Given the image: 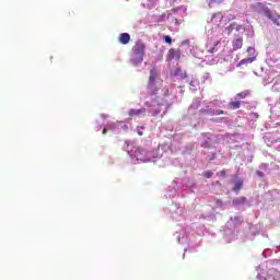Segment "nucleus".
<instances>
[{
  "mask_svg": "<svg viewBox=\"0 0 280 280\" xmlns=\"http://www.w3.org/2000/svg\"><path fill=\"white\" fill-rule=\"evenodd\" d=\"M148 95L152 103L156 106H165L167 104V97H170V89L163 88V80L156 73V70L150 71L149 81L147 84Z\"/></svg>",
  "mask_w": 280,
  "mask_h": 280,
  "instance_id": "nucleus-1",
  "label": "nucleus"
},
{
  "mask_svg": "<svg viewBox=\"0 0 280 280\" xmlns=\"http://www.w3.org/2000/svg\"><path fill=\"white\" fill-rule=\"evenodd\" d=\"M145 56V43L143 40H136L135 45L131 48L130 62L135 67L141 65L143 62V58Z\"/></svg>",
  "mask_w": 280,
  "mask_h": 280,
  "instance_id": "nucleus-2",
  "label": "nucleus"
},
{
  "mask_svg": "<svg viewBox=\"0 0 280 280\" xmlns=\"http://www.w3.org/2000/svg\"><path fill=\"white\" fill-rule=\"evenodd\" d=\"M255 7L258 8L260 12H262V14H265V16L269 19V21H272L273 25H277V27H280L279 12L270 10L268 7L264 5V3L261 2L256 3Z\"/></svg>",
  "mask_w": 280,
  "mask_h": 280,
  "instance_id": "nucleus-3",
  "label": "nucleus"
},
{
  "mask_svg": "<svg viewBox=\"0 0 280 280\" xmlns=\"http://www.w3.org/2000/svg\"><path fill=\"white\" fill-rule=\"evenodd\" d=\"M147 109L142 107L140 109L131 108L128 110L129 117H145Z\"/></svg>",
  "mask_w": 280,
  "mask_h": 280,
  "instance_id": "nucleus-4",
  "label": "nucleus"
},
{
  "mask_svg": "<svg viewBox=\"0 0 280 280\" xmlns=\"http://www.w3.org/2000/svg\"><path fill=\"white\" fill-rule=\"evenodd\" d=\"M167 60H180V49L171 48L167 54Z\"/></svg>",
  "mask_w": 280,
  "mask_h": 280,
  "instance_id": "nucleus-5",
  "label": "nucleus"
},
{
  "mask_svg": "<svg viewBox=\"0 0 280 280\" xmlns=\"http://www.w3.org/2000/svg\"><path fill=\"white\" fill-rule=\"evenodd\" d=\"M243 45H244V39L242 37H236L232 42V47H233L234 51H237V49H242Z\"/></svg>",
  "mask_w": 280,
  "mask_h": 280,
  "instance_id": "nucleus-6",
  "label": "nucleus"
},
{
  "mask_svg": "<svg viewBox=\"0 0 280 280\" xmlns=\"http://www.w3.org/2000/svg\"><path fill=\"white\" fill-rule=\"evenodd\" d=\"M279 279H280L279 271L275 269L269 270L267 277L264 278V280H279Z\"/></svg>",
  "mask_w": 280,
  "mask_h": 280,
  "instance_id": "nucleus-7",
  "label": "nucleus"
},
{
  "mask_svg": "<svg viewBox=\"0 0 280 280\" xmlns=\"http://www.w3.org/2000/svg\"><path fill=\"white\" fill-rule=\"evenodd\" d=\"M118 40L121 45H128L130 43V34L122 33L118 36Z\"/></svg>",
  "mask_w": 280,
  "mask_h": 280,
  "instance_id": "nucleus-8",
  "label": "nucleus"
},
{
  "mask_svg": "<svg viewBox=\"0 0 280 280\" xmlns=\"http://www.w3.org/2000/svg\"><path fill=\"white\" fill-rule=\"evenodd\" d=\"M143 154H145V151H144L143 149H137V150H136V159H137L138 161H142V163H145V161H148V160H145V158L143 156Z\"/></svg>",
  "mask_w": 280,
  "mask_h": 280,
  "instance_id": "nucleus-9",
  "label": "nucleus"
},
{
  "mask_svg": "<svg viewBox=\"0 0 280 280\" xmlns=\"http://www.w3.org/2000/svg\"><path fill=\"white\" fill-rule=\"evenodd\" d=\"M232 205L240 206V205H246V197H236L232 200Z\"/></svg>",
  "mask_w": 280,
  "mask_h": 280,
  "instance_id": "nucleus-10",
  "label": "nucleus"
},
{
  "mask_svg": "<svg viewBox=\"0 0 280 280\" xmlns=\"http://www.w3.org/2000/svg\"><path fill=\"white\" fill-rule=\"evenodd\" d=\"M240 106H242V103L238 100L232 101L229 103V108L231 110H237V108H240Z\"/></svg>",
  "mask_w": 280,
  "mask_h": 280,
  "instance_id": "nucleus-11",
  "label": "nucleus"
},
{
  "mask_svg": "<svg viewBox=\"0 0 280 280\" xmlns=\"http://www.w3.org/2000/svg\"><path fill=\"white\" fill-rule=\"evenodd\" d=\"M250 95V92L248 91H243L236 94L235 100H246Z\"/></svg>",
  "mask_w": 280,
  "mask_h": 280,
  "instance_id": "nucleus-12",
  "label": "nucleus"
},
{
  "mask_svg": "<svg viewBox=\"0 0 280 280\" xmlns=\"http://www.w3.org/2000/svg\"><path fill=\"white\" fill-rule=\"evenodd\" d=\"M250 62H255V57H249V58L242 59L238 62V67H242V65H250Z\"/></svg>",
  "mask_w": 280,
  "mask_h": 280,
  "instance_id": "nucleus-13",
  "label": "nucleus"
},
{
  "mask_svg": "<svg viewBox=\"0 0 280 280\" xmlns=\"http://www.w3.org/2000/svg\"><path fill=\"white\" fill-rule=\"evenodd\" d=\"M243 186H244V182L237 180V182L234 184L233 191H235L236 194H238V192H240V189H242Z\"/></svg>",
  "mask_w": 280,
  "mask_h": 280,
  "instance_id": "nucleus-14",
  "label": "nucleus"
},
{
  "mask_svg": "<svg viewBox=\"0 0 280 280\" xmlns=\"http://www.w3.org/2000/svg\"><path fill=\"white\" fill-rule=\"evenodd\" d=\"M175 75H179L182 80H185L187 78V73L183 72L179 68L175 70Z\"/></svg>",
  "mask_w": 280,
  "mask_h": 280,
  "instance_id": "nucleus-15",
  "label": "nucleus"
},
{
  "mask_svg": "<svg viewBox=\"0 0 280 280\" xmlns=\"http://www.w3.org/2000/svg\"><path fill=\"white\" fill-rule=\"evenodd\" d=\"M201 148L211 149V148H212V145H211V138H208V140H206V141L201 144Z\"/></svg>",
  "mask_w": 280,
  "mask_h": 280,
  "instance_id": "nucleus-16",
  "label": "nucleus"
},
{
  "mask_svg": "<svg viewBox=\"0 0 280 280\" xmlns=\"http://www.w3.org/2000/svg\"><path fill=\"white\" fill-rule=\"evenodd\" d=\"M203 176H205V178H212L213 173L211 171H206V172H203Z\"/></svg>",
  "mask_w": 280,
  "mask_h": 280,
  "instance_id": "nucleus-17",
  "label": "nucleus"
},
{
  "mask_svg": "<svg viewBox=\"0 0 280 280\" xmlns=\"http://www.w3.org/2000/svg\"><path fill=\"white\" fill-rule=\"evenodd\" d=\"M152 117H156L161 113V109H150Z\"/></svg>",
  "mask_w": 280,
  "mask_h": 280,
  "instance_id": "nucleus-18",
  "label": "nucleus"
},
{
  "mask_svg": "<svg viewBox=\"0 0 280 280\" xmlns=\"http://www.w3.org/2000/svg\"><path fill=\"white\" fill-rule=\"evenodd\" d=\"M218 176H220L221 178H226V171L222 170L221 172L217 173Z\"/></svg>",
  "mask_w": 280,
  "mask_h": 280,
  "instance_id": "nucleus-19",
  "label": "nucleus"
},
{
  "mask_svg": "<svg viewBox=\"0 0 280 280\" xmlns=\"http://www.w3.org/2000/svg\"><path fill=\"white\" fill-rule=\"evenodd\" d=\"M203 113H207L208 115H215V109L208 108V109L203 110Z\"/></svg>",
  "mask_w": 280,
  "mask_h": 280,
  "instance_id": "nucleus-20",
  "label": "nucleus"
},
{
  "mask_svg": "<svg viewBox=\"0 0 280 280\" xmlns=\"http://www.w3.org/2000/svg\"><path fill=\"white\" fill-rule=\"evenodd\" d=\"M164 40L168 44L172 45V37H170L168 35L164 36Z\"/></svg>",
  "mask_w": 280,
  "mask_h": 280,
  "instance_id": "nucleus-21",
  "label": "nucleus"
},
{
  "mask_svg": "<svg viewBox=\"0 0 280 280\" xmlns=\"http://www.w3.org/2000/svg\"><path fill=\"white\" fill-rule=\"evenodd\" d=\"M215 51H218V49L214 47L208 49V54H215Z\"/></svg>",
  "mask_w": 280,
  "mask_h": 280,
  "instance_id": "nucleus-22",
  "label": "nucleus"
},
{
  "mask_svg": "<svg viewBox=\"0 0 280 280\" xmlns=\"http://www.w3.org/2000/svg\"><path fill=\"white\" fill-rule=\"evenodd\" d=\"M144 106H147V108H152V103L150 101H147L144 103Z\"/></svg>",
  "mask_w": 280,
  "mask_h": 280,
  "instance_id": "nucleus-23",
  "label": "nucleus"
},
{
  "mask_svg": "<svg viewBox=\"0 0 280 280\" xmlns=\"http://www.w3.org/2000/svg\"><path fill=\"white\" fill-rule=\"evenodd\" d=\"M214 115H224V110L218 109L217 112H214Z\"/></svg>",
  "mask_w": 280,
  "mask_h": 280,
  "instance_id": "nucleus-24",
  "label": "nucleus"
},
{
  "mask_svg": "<svg viewBox=\"0 0 280 280\" xmlns=\"http://www.w3.org/2000/svg\"><path fill=\"white\" fill-rule=\"evenodd\" d=\"M256 174H257V176H259L260 178H264V172L257 171Z\"/></svg>",
  "mask_w": 280,
  "mask_h": 280,
  "instance_id": "nucleus-25",
  "label": "nucleus"
},
{
  "mask_svg": "<svg viewBox=\"0 0 280 280\" xmlns=\"http://www.w3.org/2000/svg\"><path fill=\"white\" fill-rule=\"evenodd\" d=\"M139 137H143V132L142 131H138Z\"/></svg>",
  "mask_w": 280,
  "mask_h": 280,
  "instance_id": "nucleus-26",
  "label": "nucleus"
},
{
  "mask_svg": "<svg viewBox=\"0 0 280 280\" xmlns=\"http://www.w3.org/2000/svg\"><path fill=\"white\" fill-rule=\"evenodd\" d=\"M102 132H103V135H106V128H104Z\"/></svg>",
  "mask_w": 280,
  "mask_h": 280,
  "instance_id": "nucleus-27",
  "label": "nucleus"
},
{
  "mask_svg": "<svg viewBox=\"0 0 280 280\" xmlns=\"http://www.w3.org/2000/svg\"><path fill=\"white\" fill-rule=\"evenodd\" d=\"M210 1H215V0H210Z\"/></svg>",
  "mask_w": 280,
  "mask_h": 280,
  "instance_id": "nucleus-28",
  "label": "nucleus"
}]
</instances>
